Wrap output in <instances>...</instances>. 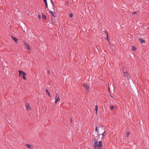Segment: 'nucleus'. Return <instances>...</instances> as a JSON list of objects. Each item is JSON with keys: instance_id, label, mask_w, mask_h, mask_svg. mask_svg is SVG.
I'll use <instances>...</instances> for the list:
<instances>
[{"instance_id": "nucleus-18", "label": "nucleus", "mask_w": 149, "mask_h": 149, "mask_svg": "<svg viewBox=\"0 0 149 149\" xmlns=\"http://www.w3.org/2000/svg\"><path fill=\"white\" fill-rule=\"evenodd\" d=\"M106 131L104 130V132L102 134V135L104 136H105V135H106V133H105Z\"/></svg>"}, {"instance_id": "nucleus-3", "label": "nucleus", "mask_w": 149, "mask_h": 149, "mask_svg": "<svg viewBox=\"0 0 149 149\" xmlns=\"http://www.w3.org/2000/svg\"><path fill=\"white\" fill-rule=\"evenodd\" d=\"M23 43H24V46L26 47V49H30V46L29 45H28L25 41H23Z\"/></svg>"}, {"instance_id": "nucleus-6", "label": "nucleus", "mask_w": 149, "mask_h": 149, "mask_svg": "<svg viewBox=\"0 0 149 149\" xmlns=\"http://www.w3.org/2000/svg\"><path fill=\"white\" fill-rule=\"evenodd\" d=\"M124 76L125 77H126L127 78V79H129L130 77L128 75V74L127 72H124Z\"/></svg>"}, {"instance_id": "nucleus-32", "label": "nucleus", "mask_w": 149, "mask_h": 149, "mask_svg": "<svg viewBox=\"0 0 149 149\" xmlns=\"http://www.w3.org/2000/svg\"><path fill=\"white\" fill-rule=\"evenodd\" d=\"M110 95H111V97H113V96H111V94H110Z\"/></svg>"}, {"instance_id": "nucleus-30", "label": "nucleus", "mask_w": 149, "mask_h": 149, "mask_svg": "<svg viewBox=\"0 0 149 149\" xmlns=\"http://www.w3.org/2000/svg\"><path fill=\"white\" fill-rule=\"evenodd\" d=\"M70 121L71 123H72V120L71 119H70Z\"/></svg>"}, {"instance_id": "nucleus-27", "label": "nucleus", "mask_w": 149, "mask_h": 149, "mask_svg": "<svg viewBox=\"0 0 149 149\" xmlns=\"http://www.w3.org/2000/svg\"><path fill=\"white\" fill-rule=\"evenodd\" d=\"M47 72L48 73V74H49L50 73V71L49 70H48Z\"/></svg>"}, {"instance_id": "nucleus-11", "label": "nucleus", "mask_w": 149, "mask_h": 149, "mask_svg": "<svg viewBox=\"0 0 149 149\" xmlns=\"http://www.w3.org/2000/svg\"><path fill=\"white\" fill-rule=\"evenodd\" d=\"M18 72H19V76H20L21 74H22V75H23V73H22V72H24L23 71H22L20 70H19L18 71Z\"/></svg>"}, {"instance_id": "nucleus-14", "label": "nucleus", "mask_w": 149, "mask_h": 149, "mask_svg": "<svg viewBox=\"0 0 149 149\" xmlns=\"http://www.w3.org/2000/svg\"><path fill=\"white\" fill-rule=\"evenodd\" d=\"M136 47H135L134 46H133L132 47V50L134 51V50H136Z\"/></svg>"}, {"instance_id": "nucleus-10", "label": "nucleus", "mask_w": 149, "mask_h": 149, "mask_svg": "<svg viewBox=\"0 0 149 149\" xmlns=\"http://www.w3.org/2000/svg\"><path fill=\"white\" fill-rule=\"evenodd\" d=\"M23 73V79L24 80H26V78L25 77L26 75V74L25 72H22Z\"/></svg>"}, {"instance_id": "nucleus-8", "label": "nucleus", "mask_w": 149, "mask_h": 149, "mask_svg": "<svg viewBox=\"0 0 149 149\" xmlns=\"http://www.w3.org/2000/svg\"><path fill=\"white\" fill-rule=\"evenodd\" d=\"M49 13L51 14H52V16H53L54 17H56V14L55 12H54L51 11H50L49 12Z\"/></svg>"}, {"instance_id": "nucleus-7", "label": "nucleus", "mask_w": 149, "mask_h": 149, "mask_svg": "<svg viewBox=\"0 0 149 149\" xmlns=\"http://www.w3.org/2000/svg\"><path fill=\"white\" fill-rule=\"evenodd\" d=\"M25 146L29 148V149H32L33 148V146L30 144H27Z\"/></svg>"}, {"instance_id": "nucleus-21", "label": "nucleus", "mask_w": 149, "mask_h": 149, "mask_svg": "<svg viewBox=\"0 0 149 149\" xmlns=\"http://www.w3.org/2000/svg\"><path fill=\"white\" fill-rule=\"evenodd\" d=\"M42 18L43 19H45L46 18V16L45 15H43L42 16Z\"/></svg>"}, {"instance_id": "nucleus-23", "label": "nucleus", "mask_w": 149, "mask_h": 149, "mask_svg": "<svg viewBox=\"0 0 149 149\" xmlns=\"http://www.w3.org/2000/svg\"><path fill=\"white\" fill-rule=\"evenodd\" d=\"M44 1L45 2V4H47V0H44Z\"/></svg>"}, {"instance_id": "nucleus-19", "label": "nucleus", "mask_w": 149, "mask_h": 149, "mask_svg": "<svg viewBox=\"0 0 149 149\" xmlns=\"http://www.w3.org/2000/svg\"><path fill=\"white\" fill-rule=\"evenodd\" d=\"M114 106L113 105H111L110 106V109L112 110L114 108Z\"/></svg>"}, {"instance_id": "nucleus-9", "label": "nucleus", "mask_w": 149, "mask_h": 149, "mask_svg": "<svg viewBox=\"0 0 149 149\" xmlns=\"http://www.w3.org/2000/svg\"><path fill=\"white\" fill-rule=\"evenodd\" d=\"M11 38L16 43L17 42V41L18 40V39L13 36H11Z\"/></svg>"}, {"instance_id": "nucleus-2", "label": "nucleus", "mask_w": 149, "mask_h": 149, "mask_svg": "<svg viewBox=\"0 0 149 149\" xmlns=\"http://www.w3.org/2000/svg\"><path fill=\"white\" fill-rule=\"evenodd\" d=\"M81 85L85 88L87 91L88 92L89 91V86L88 85H86L83 83Z\"/></svg>"}, {"instance_id": "nucleus-4", "label": "nucleus", "mask_w": 149, "mask_h": 149, "mask_svg": "<svg viewBox=\"0 0 149 149\" xmlns=\"http://www.w3.org/2000/svg\"><path fill=\"white\" fill-rule=\"evenodd\" d=\"M60 100V98L59 97V95L57 94H56V97H55V103H56V104L57 102L59 100Z\"/></svg>"}, {"instance_id": "nucleus-20", "label": "nucleus", "mask_w": 149, "mask_h": 149, "mask_svg": "<svg viewBox=\"0 0 149 149\" xmlns=\"http://www.w3.org/2000/svg\"><path fill=\"white\" fill-rule=\"evenodd\" d=\"M95 131L96 132H97V133H99V132H98V130H97V127H96L95 128Z\"/></svg>"}, {"instance_id": "nucleus-25", "label": "nucleus", "mask_w": 149, "mask_h": 149, "mask_svg": "<svg viewBox=\"0 0 149 149\" xmlns=\"http://www.w3.org/2000/svg\"><path fill=\"white\" fill-rule=\"evenodd\" d=\"M100 130H104V128H102V127H100Z\"/></svg>"}, {"instance_id": "nucleus-29", "label": "nucleus", "mask_w": 149, "mask_h": 149, "mask_svg": "<svg viewBox=\"0 0 149 149\" xmlns=\"http://www.w3.org/2000/svg\"><path fill=\"white\" fill-rule=\"evenodd\" d=\"M46 8H48V4L46 5Z\"/></svg>"}, {"instance_id": "nucleus-31", "label": "nucleus", "mask_w": 149, "mask_h": 149, "mask_svg": "<svg viewBox=\"0 0 149 149\" xmlns=\"http://www.w3.org/2000/svg\"><path fill=\"white\" fill-rule=\"evenodd\" d=\"M108 89H109V90H110V88H109H109Z\"/></svg>"}, {"instance_id": "nucleus-12", "label": "nucleus", "mask_w": 149, "mask_h": 149, "mask_svg": "<svg viewBox=\"0 0 149 149\" xmlns=\"http://www.w3.org/2000/svg\"><path fill=\"white\" fill-rule=\"evenodd\" d=\"M98 109V106L97 105H96L95 106V111L96 114H97V111Z\"/></svg>"}, {"instance_id": "nucleus-22", "label": "nucleus", "mask_w": 149, "mask_h": 149, "mask_svg": "<svg viewBox=\"0 0 149 149\" xmlns=\"http://www.w3.org/2000/svg\"><path fill=\"white\" fill-rule=\"evenodd\" d=\"M73 16V14L72 13H70V14H69V16L70 17H72Z\"/></svg>"}, {"instance_id": "nucleus-28", "label": "nucleus", "mask_w": 149, "mask_h": 149, "mask_svg": "<svg viewBox=\"0 0 149 149\" xmlns=\"http://www.w3.org/2000/svg\"><path fill=\"white\" fill-rule=\"evenodd\" d=\"M137 13V12H134V13H133V14H136V13Z\"/></svg>"}, {"instance_id": "nucleus-13", "label": "nucleus", "mask_w": 149, "mask_h": 149, "mask_svg": "<svg viewBox=\"0 0 149 149\" xmlns=\"http://www.w3.org/2000/svg\"><path fill=\"white\" fill-rule=\"evenodd\" d=\"M45 91H46V93H47V94L48 95V96L49 97H50V94L48 90L47 89H46Z\"/></svg>"}, {"instance_id": "nucleus-15", "label": "nucleus", "mask_w": 149, "mask_h": 149, "mask_svg": "<svg viewBox=\"0 0 149 149\" xmlns=\"http://www.w3.org/2000/svg\"><path fill=\"white\" fill-rule=\"evenodd\" d=\"M139 40L140 41V42L141 43H143L144 42V40H143L142 38H140L139 39Z\"/></svg>"}, {"instance_id": "nucleus-24", "label": "nucleus", "mask_w": 149, "mask_h": 149, "mask_svg": "<svg viewBox=\"0 0 149 149\" xmlns=\"http://www.w3.org/2000/svg\"><path fill=\"white\" fill-rule=\"evenodd\" d=\"M106 33H107V39L108 40H109V36H108V33L107 32H106Z\"/></svg>"}, {"instance_id": "nucleus-17", "label": "nucleus", "mask_w": 149, "mask_h": 149, "mask_svg": "<svg viewBox=\"0 0 149 149\" xmlns=\"http://www.w3.org/2000/svg\"><path fill=\"white\" fill-rule=\"evenodd\" d=\"M130 134V132H126V135L127 137H128Z\"/></svg>"}, {"instance_id": "nucleus-16", "label": "nucleus", "mask_w": 149, "mask_h": 149, "mask_svg": "<svg viewBox=\"0 0 149 149\" xmlns=\"http://www.w3.org/2000/svg\"><path fill=\"white\" fill-rule=\"evenodd\" d=\"M51 22L52 24H54L55 22V19H52L51 21Z\"/></svg>"}, {"instance_id": "nucleus-26", "label": "nucleus", "mask_w": 149, "mask_h": 149, "mask_svg": "<svg viewBox=\"0 0 149 149\" xmlns=\"http://www.w3.org/2000/svg\"><path fill=\"white\" fill-rule=\"evenodd\" d=\"M38 16L39 18L40 19L41 18V16H40V15L38 14Z\"/></svg>"}, {"instance_id": "nucleus-5", "label": "nucleus", "mask_w": 149, "mask_h": 149, "mask_svg": "<svg viewBox=\"0 0 149 149\" xmlns=\"http://www.w3.org/2000/svg\"><path fill=\"white\" fill-rule=\"evenodd\" d=\"M26 109L27 110L29 111L31 110V108L30 107V105L29 103H26Z\"/></svg>"}, {"instance_id": "nucleus-1", "label": "nucleus", "mask_w": 149, "mask_h": 149, "mask_svg": "<svg viewBox=\"0 0 149 149\" xmlns=\"http://www.w3.org/2000/svg\"><path fill=\"white\" fill-rule=\"evenodd\" d=\"M93 141L94 143V146L95 148V149H102L103 146V143L102 141H99L97 142L95 139H93Z\"/></svg>"}]
</instances>
